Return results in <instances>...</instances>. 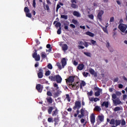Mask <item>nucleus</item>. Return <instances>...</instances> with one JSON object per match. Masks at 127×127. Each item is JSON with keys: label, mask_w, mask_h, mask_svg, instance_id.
<instances>
[{"label": "nucleus", "mask_w": 127, "mask_h": 127, "mask_svg": "<svg viewBox=\"0 0 127 127\" xmlns=\"http://www.w3.org/2000/svg\"><path fill=\"white\" fill-rule=\"evenodd\" d=\"M104 115H99L97 118V125H100L101 123H103V122H104Z\"/></svg>", "instance_id": "nucleus-7"}, {"label": "nucleus", "mask_w": 127, "mask_h": 127, "mask_svg": "<svg viewBox=\"0 0 127 127\" xmlns=\"http://www.w3.org/2000/svg\"><path fill=\"white\" fill-rule=\"evenodd\" d=\"M101 27L103 30V31L105 33H108V29H107V27H103L101 26Z\"/></svg>", "instance_id": "nucleus-29"}, {"label": "nucleus", "mask_w": 127, "mask_h": 127, "mask_svg": "<svg viewBox=\"0 0 127 127\" xmlns=\"http://www.w3.org/2000/svg\"><path fill=\"white\" fill-rule=\"evenodd\" d=\"M89 100L90 102H94V98L93 97H89Z\"/></svg>", "instance_id": "nucleus-57"}, {"label": "nucleus", "mask_w": 127, "mask_h": 127, "mask_svg": "<svg viewBox=\"0 0 127 127\" xmlns=\"http://www.w3.org/2000/svg\"><path fill=\"white\" fill-rule=\"evenodd\" d=\"M26 16H27V17H29V18H31V13H30L29 12L28 13H26Z\"/></svg>", "instance_id": "nucleus-42"}, {"label": "nucleus", "mask_w": 127, "mask_h": 127, "mask_svg": "<svg viewBox=\"0 0 127 127\" xmlns=\"http://www.w3.org/2000/svg\"><path fill=\"white\" fill-rule=\"evenodd\" d=\"M71 6L72 7V8H78V5L74 3L71 4Z\"/></svg>", "instance_id": "nucleus-36"}, {"label": "nucleus", "mask_w": 127, "mask_h": 127, "mask_svg": "<svg viewBox=\"0 0 127 127\" xmlns=\"http://www.w3.org/2000/svg\"><path fill=\"white\" fill-rule=\"evenodd\" d=\"M89 18H90V19H94V15L93 14H89L88 15Z\"/></svg>", "instance_id": "nucleus-46"}, {"label": "nucleus", "mask_w": 127, "mask_h": 127, "mask_svg": "<svg viewBox=\"0 0 127 127\" xmlns=\"http://www.w3.org/2000/svg\"><path fill=\"white\" fill-rule=\"evenodd\" d=\"M84 54H85V55H86V56H87L88 57H91V56H92V55L90 53L84 52Z\"/></svg>", "instance_id": "nucleus-34"}, {"label": "nucleus", "mask_w": 127, "mask_h": 127, "mask_svg": "<svg viewBox=\"0 0 127 127\" xmlns=\"http://www.w3.org/2000/svg\"><path fill=\"white\" fill-rule=\"evenodd\" d=\"M94 110L95 111H97V112H100V111H101V109L100 107L99 106H96L94 108Z\"/></svg>", "instance_id": "nucleus-31"}, {"label": "nucleus", "mask_w": 127, "mask_h": 127, "mask_svg": "<svg viewBox=\"0 0 127 127\" xmlns=\"http://www.w3.org/2000/svg\"><path fill=\"white\" fill-rule=\"evenodd\" d=\"M49 79H50L51 81H55V80H56V76H50Z\"/></svg>", "instance_id": "nucleus-30"}, {"label": "nucleus", "mask_w": 127, "mask_h": 127, "mask_svg": "<svg viewBox=\"0 0 127 127\" xmlns=\"http://www.w3.org/2000/svg\"><path fill=\"white\" fill-rule=\"evenodd\" d=\"M61 62H62V64L63 68H64V66H65V65L67 64V62L66 61V59L63 58Z\"/></svg>", "instance_id": "nucleus-19"}, {"label": "nucleus", "mask_w": 127, "mask_h": 127, "mask_svg": "<svg viewBox=\"0 0 127 127\" xmlns=\"http://www.w3.org/2000/svg\"><path fill=\"white\" fill-rule=\"evenodd\" d=\"M66 83L67 84H68V85H69V86H70V87H72V85H75L74 83L73 84H72V83H73V82H74V77L73 76H70L68 79H66Z\"/></svg>", "instance_id": "nucleus-5"}, {"label": "nucleus", "mask_w": 127, "mask_h": 127, "mask_svg": "<svg viewBox=\"0 0 127 127\" xmlns=\"http://www.w3.org/2000/svg\"><path fill=\"white\" fill-rule=\"evenodd\" d=\"M72 22L74 24H78V21L75 19H72Z\"/></svg>", "instance_id": "nucleus-49"}, {"label": "nucleus", "mask_w": 127, "mask_h": 127, "mask_svg": "<svg viewBox=\"0 0 127 127\" xmlns=\"http://www.w3.org/2000/svg\"><path fill=\"white\" fill-rule=\"evenodd\" d=\"M57 92L54 93V95L55 97H58L59 95H60V89H58V90H56Z\"/></svg>", "instance_id": "nucleus-22"}, {"label": "nucleus", "mask_w": 127, "mask_h": 127, "mask_svg": "<svg viewBox=\"0 0 127 127\" xmlns=\"http://www.w3.org/2000/svg\"><path fill=\"white\" fill-rule=\"evenodd\" d=\"M113 103L115 106H118V105H120L122 103V101L120 100L119 98H117V99H113Z\"/></svg>", "instance_id": "nucleus-12"}, {"label": "nucleus", "mask_w": 127, "mask_h": 127, "mask_svg": "<svg viewBox=\"0 0 127 127\" xmlns=\"http://www.w3.org/2000/svg\"><path fill=\"white\" fill-rule=\"evenodd\" d=\"M72 64L73 65H74V66H77L78 65V62H77L76 61H73Z\"/></svg>", "instance_id": "nucleus-50"}, {"label": "nucleus", "mask_w": 127, "mask_h": 127, "mask_svg": "<svg viewBox=\"0 0 127 127\" xmlns=\"http://www.w3.org/2000/svg\"><path fill=\"white\" fill-rule=\"evenodd\" d=\"M59 45L62 47V49L64 52H66V50H68V45L66 44H63V43H59Z\"/></svg>", "instance_id": "nucleus-6"}, {"label": "nucleus", "mask_w": 127, "mask_h": 127, "mask_svg": "<svg viewBox=\"0 0 127 127\" xmlns=\"http://www.w3.org/2000/svg\"><path fill=\"white\" fill-rule=\"evenodd\" d=\"M84 67H85V65H84V64H80L77 66V68L78 69V70H79V71H82V70L84 69Z\"/></svg>", "instance_id": "nucleus-16"}, {"label": "nucleus", "mask_w": 127, "mask_h": 127, "mask_svg": "<svg viewBox=\"0 0 127 127\" xmlns=\"http://www.w3.org/2000/svg\"><path fill=\"white\" fill-rule=\"evenodd\" d=\"M116 94L117 96H121V95H122V93L120 91H117L116 92Z\"/></svg>", "instance_id": "nucleus-54"}, {"label": "nucleus", "mask_w": 127, "mask_h": 127, "mask_svg": "<svg viewBox=\"0 0 127 127\" xmlns=\"http://www.w3.org/2000/svg\"><path fill=\"white\" fill-rule=\"evenodd\" d=\"M53 119H52V118H49L48 119V121L49 122V123H52V122H53Z\"/></svg>", "instance_id": "nucleus-51"}, {"label": "nucleus", "mask_w": 127, "mask_h": 127, "mask_svg": "<svg viewBox=\"0 0 127 127\" xmlns=\"http://www.w3.org/2000/svg\"><path fill=\"white\" fill-rule=\"evenodd\" d=\"M56 27H61V23L60 22H58L56 24Z\"/></svg>", "instance_id": "nucleus-48"}, {"label": "nucleus", "mask_w": 127, "mask_h": 127, "mask_svg": "<svg viewBox=\"0 0 127 127\" xmlns=\"http://www.w3.org/2000/svg\"><path fill=\"white\" fill-rule=\"evenodd\" d=\"M24 12H25V13H27L29 12V9L27 7H25L24 8Z\"/></svg>", "instance_id": "nucleus-37"}, {"label": "nucleus", "mask_w": 127, "mask_h": 127, "mask_svg": "<svg viewBox=\"0 0 127 127\" xmlns=\"http://www.w3.org/2000/svg\"><path fill=\"white\" fill-rule=\"evenodd\" d=\"M56 80L57 83H61L62 82V78L59 75H56Z\"/></svg>", "instance_id": "nucleus-13"}, {"label": "nucleus", "mask_w": 127, "mask_h": 127, "mask_svg": "<svg viewBox=\"0 0 127 127\" xmlns=\"http://www.w3.org/2000/svg\"><path fill=\"white\" fill-rule=\"evenodd\" d=\"M41 56L42 59H47V54H46L44 52L41 53Z\"/></svg>", "instance_id": "nucleus-18"}, {"label": "nucleus", "mask_w": 127, "mask_h": 127, "mask_svg": "<svg viewBox=\"0 0 127 127\" xmlns=\"http://www.w3.org/2000/svg\"><path fill=\"white\" fill-rule=\"evenodd\" d=\"M119 28L120 30L121 31V32H122L121 33V34L122 35H124V34H123V33H124L125 34H127V25L121 23L119 25Z\"/></svg>", "instance_id": "nucleus-3"}, {"label": "nucleus", "mask_w": 127, "mask_h": 127, "mask_svg": "<svg viewBox=\"0 0 127 127\" xmlns=\"http://www.w3.org/2000/svg\"><path fill=\"white\" fill-rule=\"evenodd\" d=\"M38 78H41L43 77V69L42 68H40L39 70V73H38Z\"/></svg>", "instance_id": "nucleus-14"}, {"label": "nucleus", "mask_w": 127, "mask_h": 127, "mask_svg": "<svg viewBox=\"0 0 127 127\" xmlns=\"http://www.w3.org/2000/svg\"><path fill=\"white\" fill-rule=\"evenodd\" d=\"M58 34H61V27H60V28L57 31Z\"/></svg>", "instance_id": "nucleus-53"}, {"label": "nucleus", "mask_w": 127, "mask_h": 127, "mask_svg": "<svg viewBox=\"0 0 127 127\" xmlns=\"http://www.w3.org/2000/svg\"><path fill=\"white\" fill-rule=\"evenodd\" d=\"M47 95L48 96H50V97L52 96V93L50 91H48L47 93Z\"/></svg>", "instance_id": "nucleus-52"}, {"label": "nucleus", "mask_w": 127, "mask_h": 127, "mask_svg": "<svg viewBox=\"0 0 127 127\" xmlns=\"http://www.w3.org/2000/svg\"><path fill=\"white\" fill-rule=\"evenodd\" d=\"M95 114H92L90 115V122L92 125H94L95 124Z\"/></svg>", "instance_id": "nucleus-11"}, {"label": "nucleus", "mask_w": 127, "mask_h": 127, "mask_svg": "<svg viewBox=\"0 0 127 127\" xmlns=\"http://www.w3.org/2000/svg\"><path fill=\"white\" fill-rule=\"evenodd\" d=\"M78 49H84L85 48V47H84L83 46H81V45H79L78 46Z\"/></svg>", "instance_id": "nucleus-56"}, {"label": "nucleus", "mask_w": 127, "mask_h": 127, "mask_svg": "<svg viewBox=\"0 0 127 127\" xmlns=\"http://www.w3.org/2000/svg\"><path fill=\"white\" fill-rule=\"evenodd\" d=\"M36 4V3L35 2V0H33V6L35 7Z\"/></svg>", "instance_id": "nucleus-61"}, {"label": "nucleus", "mask_w": 127, "mask_h": 127, "mask_svg": "<svg viewBox=\"0 0 127 127\" xmlns=\"http://www.w3.org/2000/svg\"><path fill=\"white\" fill-rule=\"evenodd\" d=\"M47 102L50 103V104H52V103L53 102L52 100V98H51V97L47 98Z\"/></svg>", "instance_id": "nucleus-24"}, {"label": "nucleus", "mask_w": 127, "mask_h": 127, "mask_svg": "<svg viewBox=\"0 0 127 127\" xmlns=\"http://www.w3.org/2000/svg\"><path fill=\"white\" fill-rule=\"evenodd\" d=\"M52 111H53V108H52V107H49L48 110V112L49 115H51V113H52Z\"/></svg>", "instance_id": "nucleus-25"}, {"label": "nucleus", "mask_w": 127, "mask_h": 127, "mask_svg": "<svg viewBox=\"0 0 127 127\" xmlns=\"http://www.w3.org/2000/svg\"><path fill=\"white\" fill-rule=\"evenodd\" d=\"M57 66H58L59 69H62V66H61V64H60V63H57Z\"/></svg>", "instance_id": "nucleus-43"}, {"label": "nucleus", "mask_w": 127, "mask_h": 127, "mask_svg": "<svg viewBox=\"0 0 127 127\" xmlns=\"http://www.w3.org/2000/svg\"><path fill=\"white\" fill-rule=\"evenodd\" d=\"M120 110H121V107H116L114 109V112H118Z\"/></svg>", "instance_id": "nucleus-38"}, {"label": "nucleus", "mask_w": 127, "mask_h": 127, "mask_svg": "<svg viewBox=\"0 0 127 127\" xmlns=\"http://www.w3.org/2000/svg\"><path fill=\"white\" fill-rule=\"evenodd\" d=\"M112 97L113 99L112 100L117 99V94H112Z\"/></svg>", "instance_id": "nucleus-44"}, {"label": "nucleus", "mask_w": 127, "mask_h": 127, "mask_svg": "<svg viewBox=\"0 0 127 127\" xmlns=\"http://www.w3.org/2000/svg\"><path fill=\"white\" fill-rule=\"evenodd\" d=\"M89 71L90 74H91V75H94V76H97V73H96L94 69L90 68H89Z\"/></svg>", "instance_id": "nucleus-17"}, {"label": "nucleus", "mask_w": 127, "mask_h": 127, "mask_svg": "<svg viewBox=\"0 0 127 127\" xmlns=\"http://www.w3.org/2000/svg\"><path fill=\"white\" fill-rule=\"evenodd\" d=\"M122 123V120L116 119L115 120V119H112L111 120L110 124L113 125V126H111V127H117L121 125Z\"/></svg>", "instance_id": "nucleus-2"}, {"label": "nucleus", "mask_w": 127, "mask_h": 127, "mask_svg": "<svg viewBox=\"0 0 127 127\" xmlns=\"http://www.w3.org/2000/svg\"><path fill=\"white\" fill-rule=\"evenodd\" d=\"M118 87L119 88V89H123V88L124 87V85L119 84Z\"/></svg>", "instance_id": "nucleus-58"}, {"label": "nucleus", "mask_w": 127, "mask_h": 127, "mask_svg": "<svg viewBox=\"0 0 127 127\" xmlns=\"http://www.w3.org/2000/svg\"><path fill=\"white\" fill-rule=\"evenodd\" d=\"M85 34L86 35H88V36H90V37H94V36H95V34L91 32H86L85 33Z\"/></svg>", "instance_id": "nucleus-20"}, {"label": "nucleus", "mask_w": 127, "mask_h": 127, "mask_svg": "<svg viewBox=\"0 0 127 127\" xmlns=\"http://www.w3.org/2000/svg\"><path fill=\"white\" fill-rule=\"evenodd\" d=\"M81 114L82 115V116H84V109H81Z\"/></svg>", "instance_id": "nucleus-63"}, {"label": "nucleus", "mask_w": 127, "mask_h": 127, "mask_svg": "<svg viewBox=\"0 0 127 127\" xmlns=\"http://www.w3.org/2000/svg\"><path fill=\"white\" fill-rule=\"evenodd\" d=\"M115 21V17H110L109 22L111 23V22H114Z\"/></svg>", "instance_id": "nucleus-40"}, {"label": "nucleus", "mask_w": 127, "mask_h": 127, "mask_svg": "<svg viewBox=\"0 0 127 127\" xmlns=\"http://www.w3.org/2000/svg\"><path fill=\"white\" fill-rule=\"evenodd\" d=\"M54 86L56 91L59 90V87L58 86V84L57 83H54Z\"/></svg>", "instance_id": "nucleus-27"}, {"label": "nucleus", "mask_w": 127, "mask_h": 127, "mask_svg": "<svg viewBox=\"0 0 127 127\" xmlns=\"http://www.w3.org/2000/svg\"><path fill=\"white\" fill-rule=\"evenodd\" d=\"M121 126H126V121L124 119L121 120Z\"/></svg>", "instance_id": "nucleus-39"}, {"label": "nucleus", "mask_w": 127, "mask_h": 127, "mask_svg": "<svg viewBox=\"0 0 127 127\" xmlns=\"http://www.w3.org/2000/svg\"><path fill=\"white\" fill-rule=\"evenodd\" d=\"M48 68L50 70H52L53 66H52V64H49L48 65Z\"/></svg>", "instance_id": "nucleus-41"}, {"label": "nucleus", "mask_w": 127, "mask_h": 127, "mask_svg": "<svg viewBox=\"0 0 127 127\" xmlns=\"http://www.w3.org/2000/svg\"><path fill=\"white\" fill-rule=\"evenodd\" d=\"M33 58H34L35 61H40V55L37 54V50H35V53L32 55Z\"/></svg>", "instance_id": "nucleus-4"}, {"label": "nucleus", "mask_w": 127, "mask_h": 127, "mask_svg": "<svg viewBox=\"0 0 127 127\" xmlns=\"http://www.w3.org/2000/svg\"><path fill=\"white\" fill-rule=\"evenodd\" d=\"M104 11L103 10H100L98 15H97V18L100 20V21H102L103 20V19L102 18V16L103 14H104Z\"/></svg>", "instance_id": "nucleus-8"}, {"label": "nucleus", "mask_w": 127, "mask_h": 127, "mask_svg": "<svg viewBox=\"0 0 127 127\" xmlns=\"http://www.w3.org/2000/svg\"><path fill=\"white\" fill-rule=\"evenodd\" d=\"M60 7H61V6H60V5L58 4L57 6V9H56L57 11H58V9H59Z\"/></svg>", "instance_id": "nucleus-59"}, {"label": "nucleus", "mask_w": 127, "mask_h": 127, "mask_svg": "<svg viewBox=\"0 0 127 127\" xmlns=\"http://www.w3.org/2000/svg\"><path fill=\"white\" fill-rule=\"evenodd\" d=\"M37 91L39 92L40 93H41L42 92V89H43V87L40 84H37L36 87Z\"/></svg>", "instance_id": "nucleus-15"}, {"label": "nucleus", "mask_w": 127, "mask_h": 127, "mask_svg": "<svg viewBox=\"0 0 127 127\" xmlns=\"http://www.w3.org/2000/svg\"><path fill=\"white\" fill-rule=\"evenodd\" d=\"M65 100H66L67 102H70V101H71V99L68 94L66 95Z\"/></svg>", "instance_id": "nucleus-28"}, {"label": "nucleus", "mask_w": 127, "mask_h": 127, "mask_svg": "<svg viewBox=\"0 0 127 127\" xmlns=\"http://www.w3.org/2000/svg\"><path fill=\"white\" fill-rule=\"evenodd\" d=\"M90 42H91L92 44H93V45H97V43H96V41H94V40H91Z\"/></svg>", "instance_id": "nucleus-45"}, {"label": "nucleus", "mask_w": 127, "mask_h": 127, "mask_svg": "<svg viewBox=\"0 0 127 127\" xmlns=\"http://www.w3.org/2000/svg\"><path fill=\"white\" fill-rule=\"evenodd\" d=\"M127 95H123V100H126V99H127Z\"/></svg>", "instance_id": "nucleus-64"}, {"label": "nucleus", "mask_w": 127, "mask_h": 127, "mask_svg": "<svg viewBox=\"0 0 127 127\" xmlns=\"http://www.w3.org/2000/svg\"><path fill=\"white\" fill-rule=\"evenodd\" d=\"M82 74L84 77H88V75H89V73L86 72H83Z\"/></svg>", "instance_id": "nucleus-47"}, {"label": "nucleus", "mask_w": 127, "mask_h": 127, "mask_svg": "<svg viewBox=\"0 0 127 127\" xmlns=\"http://www.w3.org/2000/svg\"><path fill=\"white\" fill-rule=\"evenodd\" d=\"M46 76H49L50 75V71H47L45 73Z\"/></svg>", "instance_id": "nucleus-55"}, {"label": "nucleus", "mask_w": 127, "mask_h": 127, "mask_svg": "<svg viewBox=\"0 0 127 127\" xmlns=\"http://www.w3.org/2000/svg\"><path fill=\"white\" fill-rule=\"evenodd\" d=\"M83 45H84L85 47H87L88 46H89V45H88V43L86 42L83 43Z\"/></svg>", "instance_id": "nucleus-62"}, {"label": "nucleus", "mask_w": 127, "mask_h": 127, "mask_svg": "<svg viewBox=\"0 0 127 127\" xmlns=\"http://www.w3.org/2000/svg\"><path fill=\"white\" fill-rule=\"evenodd\" d=\"M81 108V102L79 101H76L75 103V106L73 107L74 110H76V109H80Z\"/></svg>", "instance_id": "nucleus-9"}, {"label": "nucleus", "mask_w": 127, "mask_h": 127, "mask_svg": "<svg viewBox=\"0 0 127 127\" xmlns=\"http://www.w3.org/2000/svg\"><path fill=\"white\" fill-rule=\"evenodd\" d=\"M98 101H100V99L98 98H95L94 99V102H98Z\"/></svg>", "instance_id": "nucleus-60"}, {"label": "nucleus", "mask_w": 127, "mask_h": 127, "mask_svg": "<svg viewBox=\"0 0 127 127\" xmlns=\"http://www.w3.org/2000/svg\"><path fill=\"white\" fill-rule=\"evenodd\" d=\"M54 122L56 123L55 124H57L58 122H59V118H58V116H57L54 119Z\"/></svg>", "instance_id": "nucleus-32"}, {"label": "nucleus", "mask_w": 127, "mask_h": 127, "mask_svg": "<svg viewBox=\"0 0 127 127\" xmlns=\"http://www.w3.org/2000/svg\"><path fill=\"white\" fill-rule=\"evenodd\" d=\"M86 86V82L84 81H82L81 82H76L74 85H72V88L74 90H78L80 87V89H83V87Z\"/></svg>", "instance_id": "nucleus-1"}, {"label": "nucleus", "mask_w": 127, "mask_h": 127, "mask_svg": "<svg viewBox=\"0 0 127 127\" xmlns=\"http://www.w3.org/2000/svg\"><path fill=\"white\" fill-rule=\"evenodd\" d=\"M61 17L62 18H64V19H68V16L66 15H61Z\"/></svg>", "instance_id": "nucleus-35"}, {"label": "nucleus", "mask_w": 127, "mask_h": 127, "mask_svg": "<svg viewBox=\"0 0 127 127\" xmlns=\"http://www.w3.org/2000/svg\"><path fill=\"white\" fill-rule=\"evenodd\" d=\"M73 14L75 16H77V17H80V16H81V15L80 14V13H79L78 12H77L76 11H74L73 12Z\"/></svg>", "instance_id": "nucleus-21"}, {"label": "nucleus", "mask_w": 127, "mask_h": 127, "mask_svg": "<svg viewBox=\"0 0 127 127\" xmlns=\"http://www.w3.org/2000/svg\"><path fill=\"white\" fill-rule=\"evenodd\" d=\"M57 115H58V111L56 109L55 111L53 112L52 116L53 117H56Z\"/></svg>", "instance_id": "nucleus-26"}, {"label": "nucleus", "mask_w": 127, "mask_h": 127, "mask_svg": "<svg viewBox=\"0 0 127 127\" xmlns=\"http://www.w3.org/2000/svg\"><path fill=\"white\" fill-rule=\"evenodd\" d=\"M101 106L102 107H104V106H105L106 108H109V102H103Z\"/></svg>", "instance_id": "nucleus-23"}, {"label": "nucleus", "mask_w": 127, "mask_h": 127, "mask_svg": "<svg viewBox=\"0 0 127 127\" xmlns=\"http://www.w3.org/2000/svg\"><path fill=\"white\" fill-rule=\"evenodd\" d=\"M95 90H96V91H97L94 94L95 97H99V96H100V94L101 92H102V90L100 89L98 87H95Z\"/></svg>", "instance_id": "nucleus-10"}, {"label": "nucleus", "mask_w": 127, "mask_h": 127, "mask_svg": "<svg viewBox=\"0 0 127 127\" xmlns=\"http://www.w3.org/2000/svg\"><path fill=\"white\" fill-rule=\"evenodd\" d=\"M87 96L90 97L93 96V91L91 90L89 92L87 93Z\"/></svg>", "instance_id": "nucleus-33"}]
</instances>
